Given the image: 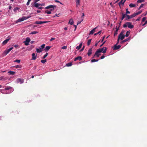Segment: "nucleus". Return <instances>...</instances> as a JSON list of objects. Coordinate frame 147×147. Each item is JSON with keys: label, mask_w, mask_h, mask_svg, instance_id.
<instances>
[{"label": "nucleus", "mask_w": 147, "mask_h": 147, "mask_svg": "<svg viewBox=\"0 0 147 147\" xmlns=\"http://www.w3.org/2000/svg\"><path fill=\"white\" fill-rule=\"evenodd\" d=\"M45 44H43L41 46V48L42 50L43 49L45 48Z\"/></svg>", "instance_id": "43"}, {"label": "nucleus", "mask_w": 147, "mask_h": 147, "mask_svg": "<svg viewBox=\"0 0 147 147\" xmlns=\"http://www.w3.org/2000/svg\"><path fill=\"white\" fill-rule=\"evenodd\" d=\"M98 27H96L93 29L92 30H91L89 33V34H93L95 32L96 29Z\"/></svg>", "instance_id": "9"}, {"label": "nucleus", "mask_w": 147, "mask_h": 147, "mask_svg": "<svg viewBox=\"0 0 147 147\" xmlns=\"http://www.w3.org/2000/svg\"><path fill=\"white\" fill-rule=\"evenodd\" d=\"M67 48V47L65 46H63L62 47V49H66Z\"/></svg>", "instance_id": "52"}, {"label": "nucleus", "mask_w": 147, "mask_h": 147, "mask_svg": "<svg viewBox=\"0 0 147 147\" xmlns=\"http://www.w3.org/2000/svg\"><path fill=\"white\" fill-rule=\"evenodd\" d=\"M142 12V11H139L136 13H135L136 14V15L137 16V15H138L140 14Z\"/></svg>", "instance_id": "39"}, {"label": "nucleus", "mask_w": 147, "mask_h": 147, "mask_svg": "<svg viewBox=\"0 0 147 147\" xmlns=\"http://www.w3.org/2000/svg\"><path fill=\"white\" fill-rule=\"evenodd\" d=\"M120 39H119V38H118V39H117V43H116L117 45L119 43V40Z\"/></svg>", "instance_id": "59"}, {"label": "nucleus", "mask_w": 147, "mask_h": 147, "mask_svg": "<svg viewBox=\"0 0 147 147\" xmlns=\"http://www.w3.org/2000/svg\"><path fill=\"white\" fill-rule=\"evenodd\" d=\"M0 80H5V79H4V77L3 76H1V77H0Z\"/></svg>", "instance_id": "58"}, {"label": "nucleus", "mask_w": 147, "mask_h": 147, "mask_svg": "<svg viewBox=\"0 0 147 147\" xmlns=\"http://www.w3.org/2000/svg\"><path fill=\"white\" fill-rule=\"evenodd\" d=\"M55 38H52L50 40V41H51L53 40H55Z\"/></svg>", "instance_id": "56"}, {"label": "nucleus", "mask_w": 147, "mask_h": 147, "mask_svg": "<svg viewBox=\"0 0 147 147\" xmlns=\"http://www.w3.org/2000/svg\"><path fill=\"white\" fill-rule=\"evenodd\" d=\"M30 17H31V16H27V17L24 16V17H23V19H24V21L25 20L28 19V18H29Z\"/></svg>", "instance_id": "26"}, {"label": "nucleus", "mask_w": 147, "mask_h": 147, "mask_svg": "<svg viewBox=\"0 0 147 147\" xmlns=\"http://www.w3.org/2000/svg\"><path fill=\"white\" fill-rule=\"evenodd\" d=\"M72 65V63H67L66 64V66L67 67H69V66H71Z\"/></svg>", "instance_id": "30"}, {"label": "nucleus", "mask_w": 147, "mask_h": 147, "mask_svg": "<svg viewBox=\"0 0 147 147\" xmlns=\"http://www.w3.org/2000/svg\"><path fill=\"white\" fill-rule=\"evenodd\" d=\"M128 27L131 29H132L134 27V26L131 24V23L129 22H127L126 23Z\"/></svg>", "instance_id": "3"}, {"label": "nucleus", "mask_w": 147, "mask_h": 147, "mask_svg": "<svg viewBox=\"0 0 147 147\" xmlns=\"http://www.w3.org/2000/svg\"><path fill=\"white\" fill-rule=\"evenodd\" d=\"M126 15L125 14L122 13V16L121 18V20L122 21L125 17Z\"/></svg>", "instance_id": "24"}, {"label": "nucleus", "mask_w": 147, "mask_h": 147, "mask_svg": "<svg viewBox=\"0 0 147 147\" xmlns=\"http://www.w3.org/2000/svg\"><path fill=\"white\" fill-rule=\"evenodd\" d=\"M30 2H29V1H28L27 2V3H26V5H29V4H30Z\"/></svg>", "instance_id": "64"}, {"label": "nucleus", "mask_w": 147, "mask_h": 147, "mask_svg": "<svg viewBox=\"0 0 147 147\" xmlns=\"http://www.w3.org/2000/svg\"><path fill=\"white\" fill-rule=\"evenodd\" d=\"M125 37V36L124 34H122V33H120L119 35L118 38L121 40H123L124 39Z\"/></svg>", "instance_id": "4"}, {"label": "nucleus", "mask_w": 147, "mask_h": 147, "mask_svg": "<svg viewBox=\"0 0 147 147\" xmlns=\"http://www.w3.org/2000/svg\"><path fill=\"white\" fill-rule=\"evenodd\" d=\"M146 17H144L142 19V22H144L146 20Z\"/></svg>", "instance_id": "48"}, {"label": "nucleus", "mask_w": 147, "mask_h": 147, "mask_svg": "<svg viewBox=\"0 0 147 147\" xmlns=\"http://www.w3.org/2000/svg\"><path fill=\"white\" fill-rule=\"evenodd\" d=\"M32 59L35 60L36 59L37 55H36L35 53H33L32 54Z\"/></svg>", "instance_id": "6"}, {"label": "nucleus", "mask_w": 147, "mask_h": 147, "mask_svg": "<svg viewBox=\"0 0 147 147\" xmlns=\"http://www.w3.org/2000/svg\"><path fill=\"white\" fill-rule=\"evenodd\" d=\"M76 6L77 7L78 5L80 4V0H76Z\"/></svg>", "instance_id": "15"}, {"label": "nucleus", "mask_w": 147, "mask_h": 147, "mask_svg": "<svg viewBox=\"0 0 147 147\" xmlns=\"http://www.w3.org/2000/svg\"><path fill=\"white\" fill-rule=\"evenodd\" d=\"M11 88V87L10 86H8L5 88L4 90H8Z\"/></svg>", "instance_id": "28"}, {"label": "nucleus", "mask_w": 147, "mask_h": 147, "mask_svg": "<svg viewBox=\"0 0 147 147\" xmlns=\"http://www.w3.org/2000/svg\"><path fill=\"white\" fill-rule=\"evenodd\" d=\"M130 34V32L129 31H127L126 32L125 36L126 37H127Z\"/></svg>", "instance_id": "29"}, {"label": "nucleus", "mask_w": 147, "mask_h": 147, "mask_svg": "<svg viewBox=\"0 0 147 147\" xmlns=\"http://www.w3.org/2000/svg\"><path fill=\"white\" fill-rule=\"evenodd\" d=\"M129 6L131 7H134L136 6V5L135 4L131 3L129 5Z\"/></svg>", "instance_id": "25"}, {"label": "nucleus", "mask_w": 147, "mask_h": 147, "mask_svg": "<svg viewBox=\"0 0 147 147\" xmlns=\"http://www.w3.org/2000/svg\"><path fill=\"white\" fill-rule=\"evenodd\" d=\"M98 61V59H93L91 60V62H94L96 61Z\"/></svg>", "instance_id": "35"}, {"label": "nucleus", "mask_w": 147, "mask_h": 147, "mask_svg": "<svg viewBox=\"0 0 147 147\" xmlns=\"http://www.w3.org/2000/svg\"><path fill=\"white\" fill-rule=\"evenodd\" d=\"M13 49V47H11L7 50H5L3 53V54L5 55H6Z\"/></svg>", "instance_id": "2"}, {"label": "nucleus", "mask_w": 147, "mask_h": 147, "mask_svg": "<svg viewBox=\"0 0 147 147\" xmlns=\"http://www.w3.org/2000/svg\"><path fill=\"white\" fill-rule=\"evenodd\" d=\"M14 67L16 68H18L21 67V65H17L15 66Z\"/></svg>", "instance_id": "38"}, {"label": "nucleus", "mask_w": 147, "mask_h": 147, "mask_svg": "<svg viewBox=\"0 0 147 147\" xmlns=\"http://www.w3.org/2000/svg\"><path fill=\"white\" fill-rule=\"evenodd\" d=\"M126 16L127 17V18H126V20H128L130 19H131L130 16H129V15H126Z\"/></svg>", "instance_id": "27"}, {"label": "nucleus", "mask_w": 147, "mask_h": 147, "mask_svg": "<svg viewBox=\"0 0 147 147\" xmlns=\"http://www.w3.org/2000/svg\"><path fill=\"white\" fill-rule=\"evenodd\" d=\"M42 7H38V8L39 9H42Z\"/></svg>", "instance_id": "63"}, {"label": "nucleus", "mask_w": 147, "mask_h": 147, "mask_svg": "<svg viewBox=\"0 0 147 147\" xmlns=\"http://www.w3.org/2000/svg\"><path fill=\"white\" fill-rule=\"evenodd\" d=\"M8 73L11 75H14L16 74V73L15 71H9L8 72Z\"/></svg>", "instance_id": "19"}, {"label": "nucleus", "mask_w": 147, "mask_h": 147, "mask_svg": "<svg viewBox=\"0 0 147 147\" xmlns=\"http://www.w3.org/2000/svg\"><path fill=\"white\" fill-rule=\"evenodd\" d=\"M46 61H47V60L46 59H45V60H41V62L43 63H45V62H46Z\"/></svg>", "instance_id": "40"}, {"label": "nucleus", "mask_w": 147, "mask_h": 147, "mask_svg": "<svg viewBox=\"0 0 147 147\" xmlns=\"http://www.w3.org/2000/svg\"><path fill=\"white\" fill-rule=\"evenodd\" d=\"M39 5H40V6H44L45 5V4L44 3H39Z\"/></svg>", "instance_id": "57"}, {"label": "nucleus", "mask_w": 147, "mask_h": 147, "mask_svg": "<svg viewBox=\"0 0 147 147\" xmlns=\"http://www.w3.org/2000/svg\"><path fill=\"white\" fill-rule=\"evenodd\" d=\"M18 80L19 81V82H20L21 83H23V81L21 79L19 78L18 79Z\"/></svg>", "instance_id": "53"}, {"label": "nucleus", "mask_w": 147, "mask_h": 147, "mask_svg": "<svg viewBox=\"0 0 147 147\" xmlns=\"http://www.w3.org/2000/svg\"><path fill=\"white\" fill-rule=\"evenodd\" d=\"M49 22L48 21H36L35 22V24H44V23H48Z\"/></svg>", "instance_id": "5"}, {"label": "nucleus", "mask_w": 147, "mask_h": 147, "mask_svg": "<svg viewBox=\"0 0 147 147\" xmlns=\"http://www.w3.org/2000/svg\"><path fill=\"white\" fill-rule=\"evenodd\" d=\"M130 13V12L129 11H126L125 13V15H127V14H129Z\"/></svg>", "instance_id": "55"}, {"label": "nucleus", "mask_w": 147, "mask_h": 147, "mask_svg": "<svg viewBox=\"0 0 147 147\" xmlns=\"http://www.w3.org/2000/svg\"><path fill=\"white\" fill-rule=\"evenodd\" d=\"M105 57L104 55H102L100 57L101 59H102L105 58Z\"/></svg>", "instance_id": "61"}, {"label": "nucleus", "mask_w": 147, "mask_h": 147, "mask_svg": "<svg viewBox=\"0 0 147 147\" xmlns=\"http://www.w3.org/2000/svg\"><path fill=\"white\" fill-rule=\"evenodd\" d=\"M82 57L81 56H78L74 59V61H76L77 60H79L80 61H81L82 59Z\"/></svg>", "instance_id": "11"}, {"label": "nucleus", "mask_w": 147, "mask_h": 147, "mask_svg": "<svg viewBox=\"0 0 147 147\" xmlns=\"http://www.w3.org/2000/svg\"><path fill=\"white\" fill-rule=\"evenodd\" d=\"M105 47H104L101 49H99L97 50H98V52H100V53L102 52L105 49Z\"/></svg>", "instance_id": "16"}, {"label": "nucleus", "mask_w": 147, "mask_h": 147, "mask_svg": "<svg viewBox=\"0 0 147 147\" xmlns=\"http://www.w3.org/2000/svg\"><path fill=\"white\" fill-rule=\"evenodd\" d=\"M147 24V20L146 21L144 24L142 25L143 26H144Z\"/></svg>", "instance_id": "60"}, {"label": "nucleus", "mask_w": 147, "mask_h": 147, "mask_svg": "<svg viewBox=\"0 0 147 147\" xmlns=\"http://www.w3.org/2000/svg\"><path fill=\"white\" fill-rule=\"evenodd\" d=\"M101 31H99L97 33H95L94 34V35H97V34H100L101 33Z\"/></svg>", "instance_id": "46"}, {"label": "nucleus", "mask_w": 147, "mask_h": 147, "mask_svg": "<svg viewBox=\"0 0 147 147\" xmlns=\"http://www.w3.org/2000/svg\"><path fill=\"white\" fill-rule=\"evenodd\" d=\"M127 26V25L126 23L123 25V27L124 28H126Z\"/></svg>", "instance_id": "54"}, {"label": "nucleus", "mask_w": 147, "mask_h": 147, "mask_svg": "<svg viewBox=\"0 0 147 147\" xmlns=\"http://www.w3.org/2000/svg\"><path fill=\"white\" fill-rule=\"evenodd\" d=\"M119 28L120 27L119 26L118 27L117 26H116V30L115 31H118V30L119 29Z\"/></svg>", "instance_id": "51"}, {"label": "nucleus", "mask_w": 147, "mask_h": 147, "mask_svg": "<svg viewBox=\"0 0 147 147\" xmlns=\"http://www.w3.org/2000/svg\"><path fill=\"white\" fill-rule=\"evenodd\" d=\"M69 23L71 25H73L74 24L73 20L72 19H70L69 22Z\"/></svg>", "instance_id": "21"}, {"label": "nucleus", "mask_w": 147, "mask_h": 147, "mask_svg": "<svg viewBox=\"0 0 147 147\" xmlns=\"http://www.w3.org/2000/svg\"><path fill=\"white\" fill-rule=\"evenodd\" d=\"M126 0H125L124 1H123L122 0H121L118 3V4L120 6V8H121V5H124V4L125 3V1Z\"/></svg>", "instance_id": "8"}, {"label": "nucleus", "mask_w": 147, "mask_h": 147, "mask_svg": "<svg viewBox=\"0 0 147 147\" xmlns=\"http://www.w3.org/2000/svg\"><path fill=\"white\" fill-rule=\"evenodd\" d=\"M55 7L56 6L55 5H49L48 6H47L46 7H45V9H49L51 8V9H50V11H52L54 10V9H55L54 7Z\"/></svg>", "instance_id": "1"}, {"label": "nucleus", "mask_w": 147, "mask_h": 147, "mask_svg": "<svg viewBox=\"0 0 147 147\" xmlns=\"http://www.w3.org/2000/svg\"><path fill=\"white\" fill-rule=\"evenodd\" d=\"M106 41H104L102 44L100 45V47H101L106 42Z\"/></svg>", "instance_id": "62"}, {"label": "nucleus", "mask_w": 147, "mask_h": 147, "mask_svg": "<svg viewBox=\"0 0 147 147\" xmlns=\"http://www.w3.org/2000/svg\"><path fill=\"white\" fill-rule=\"evenodd\" d=\"M24 21V19H23V17H22V18H20L19 19H18V20L16 21V22L17 23H18V22H22V21Z\"/></svg>", "instance_id": "18"}, {"label": "nucleus", "mask_w": 147, "mask_h": 147, "mask_svg": "<svg viewBox=\"0 0 147 147\" xmlns=\"http://www.w3.org/2000/svg\"><path fill=\"white\" fill-rule=\"evenodd\" d=\"M100 53V52H98V50H97L95 53L94 57H93V58L95 56H96L97 57H99V56L100 55V54H99L98 53Z\"/></svg>", "instance_id": "10"}, {"label": "nucleus", "mask_w": 147, "mask_h": 147, "mask_svg": "<svg viewBox=\"0 0 147 147\" xmlns=\"http://www.w3.org/2000/svg\"><path fill=\"white\" fill-rule=\"evenodd\" d=\"M92 39H90L88 40V42H87V45L88 46H89L90 45V42L91 41Z\"/></svg>", "instance_id": "32"}, {"label": "nucleus", "mask_w": 147, "mask_h": 147, "mask_svg": "<svg viewBox=\"0 0 147 147\" xmlns=\"http://www.w3.org/2000/svg\"><path fill=\"white\" fill-rule=\"evenodd\" d=\"M19 9V7H16L14 9H13V11L15 12L17 10H18Z\"/></svg>", "instance_id": "49"}, {"label": "nucleus", "mask_w": 147, "mask_h": 147, "mask_svg": "<svg viewBox=\"0 0 147 147\" xmlns=\"http://www.w3.org/2000/svg\"><path fill=\"white\" fill-rule=\"evenodd\" d=\"M144 5V4H142L140 6L139 9H140L141 8H142L143 6Z\"/></svg>", "instance_id": "50"}, {"label": "nucleus", "mask_w": 147, "mask_h": 147, "mask_svg": "<svg viewBox=\"0 0 147 147\" xmlns=\"http://www.w3.org/2000/svg\"><path fill=\"white\" fill-rule=\"evenodd\" d=\"M45 13H46L48 14H50L51 13V11H48V10H46L45 11Z\"/></svg>", "instance_id": "33"}, {"label": "nucleus", "mask_w": 147, "mask_h": 147, "mask_svg": "<svg viewBox=\"0 0 147 147\" xmlns=\"http://www.w3.org/2000/svg\"><path fill=\"white\" fill-rule=\"evenodd\" d=\"M130 38H127L125 39L122 42H126L128 40H129Z\"/></svg>", "instance_id": "42"}, {"label": "nucleus", "mask_w": 147, "mask_h": 147, "mask_svg": "<svg viewBox=\"0 0 147 147\" xmlns=\"http://www.w3.org/2000/svg\"><path fill=\"white\" fill-rule=\"evenodd\" d=\"M92 48L88 50V52L87 53L88 55L89 56L92 53Z\"/></svg>", "instance_id": "12"}, {"label": "nucleus", "mask_w": 147, "mask_h": 147, "mask_svg": "<svg viewBox=\"0 0 147 147\" xmlns=\"http://www.w3.org/2000/svg\"><path fill=\"white\" fill-rule=\"evenodd\" d=\"M145 1V0H138L137 1V2L138 3H141L144 2Z\"/></svg>", "instance_id": "31"}, {"label": "nucleus", "mask_w": 147, "mask_h": 147, "mask_svg": "<svg viewBox=\"0 0 147 147\" xmlns=\"http://www.w3.org/2000/svg\"><path fill=\"white\" fill-rule=\"evenodd\" d=\"M115 45L114 46V48L113 49V50H117L120 48L121 47V46L120 45Z\"/></svg>", "instance_id": "7"}, {"label": "nucleus", "mask_w": 147, "mask_h": 147, "mask_svg": "<svg viewBox=\"0 0 147 147\" xmlns=\"http://www.w3.org/2000/svg\"><path fill=\"white\" fill-rule=\"evenodd\" d=\"M38 33V32L37 31H33L31 32L30 34H35Z\"/></svg>", "instance_id": "34"}, {"label": "nucleus", "mask_w": 147, "mask_h": 147, "mask_svg": "<svg viewBox=\"0 0 147 147\" xmlns=\"http://www.w3.org/2000/svg\"><path fill=\"white\" fill-rule=\"evenodd\" d=\"M48 53H47L43 56L42 59H45L48 55Z\"/></svg>", "instance_id": "36"}, {"label": "nucleus", "mask_w": 147, "mask_h": 147, "mask_svg": "<svg viewBox=\"0 0 147 147\" xmlns=\"http://www.w3.org/2000/svg\"><path fill=\"white\" fill-rule=\"evenodd\" d=\"M82 45V42H81L78 46H77L76 47V49H78V50H79L81 48V47Z\"/></svg>", "instance_id": "20"}, {"label": "nucleus", "mask_w": 147, "mask_h": 147, "mask_svg": "<svg viewBox=\"0 0 147 147\" xmlns=\"http://www.w3.org/2000/svg\"><path fill=\"white\" fill-rule=\"evenodd\" d=\"M30 41V39L29 37H27L26 39V42H29Z\"/></svg>", "instance_id": "23"}, {"label": "nucleus", "mask_w": 147, "mask_h": 147, "mask_svg": "<svg viewBox=\"0 0 147 147\" xmlns=\"http://www.w3.org/2000/svg\"><path fill=\"white\" fill-rule=\"evenodd\" d=\"M36 52L38 53H40L42 51V50L41 48H40L39 49H36Z\"/></svg>", "instance_id": "22"}, {"label": "nucleus", "mask_w": 147, "mask_h": 147, "mask_svg": "<svg viewBox=\"0 0 147 147\" xmlns=\"http://www.w3.org/2000/svg\"><path fill=\"white\" fill-rule=\"evenodd\" d=\"M9 40V38L5 40H4L2 43L3 45H5V44H6V43H7V42Z\"/></svg>", "instance_id": "13"}, {"label": "nucleus", "mask_w": 147, "mask_h": 147, "mask_svg": "<svg viewBox=\"0 0 147 147\" xmlns=\"http://www.w3.org/2000/svg\"><path fill=\"white\" fill-rule=\"evenodd\" d=\"M136 16V14L135 13L134 14H132L130 16L131 18H132L135 17Z\"/></svg>", "instance_id": "37"}, {"label": "nucleus", "mask_w": 147, "mask_h": 147, "mask_svg": "<svg viewBox=\"0 0 147 147\" xmlns=\"http://www.w3.org/2000/svg\"><path fill=\"white\" fill-rule=\"evenodd\" d=\"M39 3H37V2H34V4L33 5V6H34L35 7H36V8H38L39 6H40L39 5Z\"/></svg>", "instance_id": "14"}, {"label": "nucleus", "mask_w": 147, "mask_h": 147, "mask_svg": "<svg viewBox=\"0 0 147 147\" xmlns=\"http://www.w3.org/2000/svg\"><path fill=\"white\" fill-rule=\"evenodd\" d=\"M107 48L106 47H105V49L102 52L103 53H105L106 52L107 50Z\"/></svg>", "instance_id": "47"}, {"label": "nucleus", "mask_w": 147, "mask_h": 147, "mask_svg": "<svg viewBox=\"0 0 147 147\" xmlns=\"http://www.w3.org/2000/svg\"><path fill=\"white\" fill-rule=\"evenodd\" d=\"M51 48V47L50 46H46L45 47V48L44 49V50H45L46 51H48Z\"/></svg>", "instance_id": "17"}, {"label": "nucleus", "mask_w": 147, "mask_h": 147, "mask_svg": "<svg viewBox=\"0 0 147 147\" xmlns=\"http://www.w3.org/2000/svg\"><path fill=\"white\" fill-rule=\"evenodd\" d=\"M14 62H17L18 63H20V59H16L14 61Z\"/></svg>", "instance_id": "41"}, {"label": "nucleus", "mask_w": 147, "mask_h": 147, "mask_svg": "<svg viewBox=\"0 0 147 147\" xmlns=\"http://www.w3.org/2000/svg\"><path fill=\"white\" fill-rule=\"evenodd\" d=\"M117 32H118V31H115L114 32V36H116L118 34Z\"/></svg>", "instance_id": "45"}, {"label": "nucleus", "mask_w": 147, "mask_h": 147, "mask_svg": "<svg viewBox=\"0 0 147 147\" xmlns=\"http://www.w3.org/2000/svg\"><path fill=\"white\" fill-rule=\"evenodd\" d=\"M24 43L25 45L26 46L28 45H29V42H26L25 41L24 42Z\"/></svg>", "instance_id": "44"}]
</instances>
